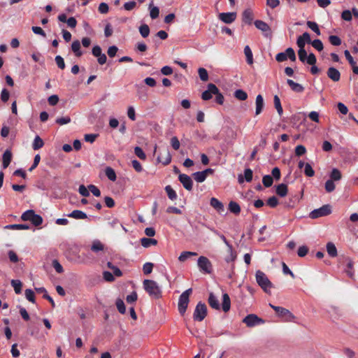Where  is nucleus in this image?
Segmentation results:
<instances>
[{"mask_svg":"<svg viewBox=\"0 0 358 358\" xmlns=\"http://www.w3.org/2000/svg\"><path fill=\"white\" fill-rule=\"evenodd\" d=\"M306 43H307V42H306L301 36L297 38L296 44L299 48L298 50L299 59L302 63L306 62L308 64H315L317 62L316 57L313 53H310L308 55H307V52L305 50Z\"/></svg>","mask_w":358,"mask_h":358,"instance_id":"f257e3e1","label":"nucleus"},{"mask_svg":"<svg viewBox=\"0 0 358 358\" xmlns=\"http://www.w3.org/2000/svg\"><path fill=\"white\" fill-rule=\"evenodd\" d=\"M306 43H307V42H306L301 36L297 38L296 44L299 48L298 50L299 59L302 63L306 62L308 64H315L317 62L316 57L313 53H310L308 55H307V52L305 50Z\"/></svg>","mask_w":358,"mask_h":358,"instance_id":"f03ea898","label":"nucleus"},{"mask_svg":"<svg viewBox=\"0 0 358 358\" xmlns=\"http://www.w3.org/2000/svg\"><path fill=\"white\" fill-rule=\"evenodd\" d=\"M143 288L150 296L154 299H159L162 296V291L158 284L152 280H144L143 282Z\"/></svg>","mask_w":358,"mask_h":358,"instance_id":"7ed1b4c3","label":"nucleus"},{"mask_svg":"<svg viewBox=\"0 0 358 358\" xmlns=\"http://www.w3.org/2000/svg\"><path fill=\"white\" fill-rule=\"evenodd\" d=\"M255 277L257 284L266 293H268L272 287V283L266 274L259 270L256 272Z\"/></svg>","mask_w":358,"mask_h":358,"instance_id":"20e7f679","label":"nucleus"},{"mask_svg":"<svg viewBox=\"0 0 358 358\" xmlns=\"http://www.w3.org/2000/svg\"><path fill=\"white\" fill-rule=\"evenodd\" d=\"M192 292V288L187 289L181 294L178 300V311L181 315H184L188 306L189 301V297Z\"/></svg>","mask_w":358,"mask_h":358,"instance_id":"39448f33","label":"nucleus"},{"mask_svg":"<svg viewBox=\"0 0 358 358\" xmlns=\"http://www.w3.org/2000/svg\"><path fill=\"white\" fill-rule=\"evenodd\" d=\"M207 315V307L205 303L199 302L196 306L193 314V318L195 321L201 322Z\"/></svg>","mask_w":358,"mask_h":358,"instance_id":"423d86ee","label":"nucleus"},{"mask_svg":"<svg viewBox=\"0 0 358 358\" xmlns=\"http://www.w3.org/2000/svg\"><path fill=\"white\" fill-rule=\"evenodd\" d=\"M269 306L275 311L278 316L285 317V322H291L295 318V316L285 308L276 306L271 303H269Z\"/></svg>","mask_w":358,"mask_h":358,"instance_id":"0eeeda50","label":"nucleus"},{"mask_svg":"<svg viewBox=\"0 0 358 358\" xmlns=\"http://www.w3.org/2000/svg\"><path fill=\"white\" fill-rule=\"evenodd\" d=\"M243 322L248 327H253L264 324L265 321L255 314H249L243 318Z\"/></svg>","mask_w":358,"mask_h":358,"instance_id":"6e6552de","label":"nucleus"},{"mask_svg":"<svg viewBox=\"0 0 358 358\" xmlns=\"http://www.w3.org/2000/svg\"><path fill=\"white\" fill-rule=\"evenodd\" d=\"M331 213V208L329 205H324L322 207L315 209L310 213V217L317 219L329 215Z\"/></svg>","mask_w":358,"mask_h":358,"instance_id":"1a4fd4ad","label":"nucleus"},{"mask_svg":"<svg viewBox=\"0 0 358 358\" xmlns=\"http://www.w3.org/2000/svg\"><path fill=\"white\" fill-rule=\"evenodd\" d=\"M197 264L201 272L205 273H210L212 272V264L207 257L203 256L199 257Z\"/></svg>","mask_w":358,"mask_h":358,"instance_id":"9d476101","label":"nucleus"},{"mask_svg":"<svg viewBox=\"0 0 358 358\" xmlns=\"http://www.w3.org/2000/svg\"><path fill=\"white\" fill-rule=\"evenodd\" d=\"M217 93V87L213 83H209L207 86V90L202 93L201 98L205 101L210 100L213 97V95Z\"/></svg>","mask_w":358,"mask_h":358,"instance_id":"9b49d317","label":"nucleus"},{"mask_svg":"<svg viewBox=\"0 0 358 358\" xmlns=\"http://www.w3.org/2000/svg\"><path fill=\"white\" fill-rule=\"evenodd\" d=\"M236 13L229 12V13H220L218 15V19L226 24H231L236 20Z\"/></svg>","mask_w":358,"mask_h":358,"instance_id":"f8f14e48","label":"nucleus"},{"mask_svg":"<svg viewBox=\"0 0 358 358\" xmlns=\"http://www.w3.org/2000/svg\"><path fill=\"white\" fill-rule=\"evenodd\" d=\"M178 180L182 184L185 189L188 191L192 189L193 181L190 176L185 173H180L179 174Z\"/></svg>","mask_w":358,"mask_h":358,"instance_id":"ddd939ff","label":"nucleus"},{"mask_svg":"<svg viewBox=\"0 0 358 358\" xmlns=\"http://www.w3.org/2000/svg\"><path fill=\"white\" fill-rule=\"evenodd\" d=\"M210 205L220 214L224 212V206L223 203L215 197H212L210 199Z\"/></svg>","mask_w":358,"mask_h":358,"instance_id":"4468645a","label":"nucleus"},{"mask_svg":"<svg viewBox=\"0 0 358 358\" xmlns=\"http://www.w3.org/2000/svg\"><path fill=\"white\" fill-rule=\"evenodd\" d=\"M327 75L334 82H338L341 78V73L334 67H329L327 71Z\"/></svg>","mask_w":358,"mask_h":358,"instance_id":"2eb2a0df","label":"nucleus"},{"mask_svg":"<svg viewBox=\"0 0 358 358\" xmlns=\"http://www.w3.org/2000/svg\"><path fill=\"white\" fill-rule=\"evenodd\" d=\"M253 172L250 169H245L244 171V176L240 174L238 176V181L240 184L243 183L244 180L250 182L252 180Z\"/></svg>","mask_w":358,"mask_h":358,"instance_id":"dca6fc26","label":"nucleus"},{"mask_svg":"<svg viewBox=\"0 0 358 358\" xmlns=\"http://www.w3.org/2000/svg\"><path fill=\"white\" fill-rule=\"evenodd\" d=\"M255 105H256V110H255V115H259L264 106V101L263 96L261 94H258L256 97L255 101Z\"/></svg>","mask_w":358,"mask_h":358,"instance_id":"f3484780","label":"nucleus"},{"mask_svg":"<svg viewBox=\"0 0 358 358\" xmlns=\"http://www.w3.org/2000/svg\"><path fill=\"white\" fill-rule=\"evenodd\" d=\"M344 262L346 263V268L345 269V273L349 277H352L354 275L353 272V262L348 257H344Z\"/></svg>","mask_w":358,"mask_h":358,"instance_id":"a211bd4d","label":"nucleus"},{"mask_svg":"<svg viewBox=\"0 0 358 358\" xmlns=\"http://www.w3.org/2000/svg\"><path fill=\"white\" fill-rule=\"evenodd\" d=\"M287 83L290 87L292 90L295 92L300 93V92H303V90H304V87L301 84L295 83L294 81H293L291 79H287Z\"/></svg>","mask_w":358,"mask_h":358,"instance_id":"6ab92c4d","label":"nucleus"},{"mask_svg":"<svg viewBox=\"0 0 358 358\" xmlns=\"http://www.w3.org/2000/svg\"><path fill=\"white\" fill-rule=\"evenodd\" d=\"M208 301L210 306L212 308H214L215 310L220 309L219 301H218L217 298L214 295L213 293H212V292L210 293Z\"/></svg>","mask_w":358,"mask_h":358,"instance_id":"aec40b11","label":"nucleus"},{"mask_svg":"<svg viewBox=\"0 0 358 358\" xmlns=\"http://www.w3.org/2000/svg\"><path fill=\"white\" fill-rule=\"evenodd\" d=\"M3 163L2 166L3 169H6L12 159V153L9 150H6L4 153L3 154Z\"/></svg>","mask_w":358,"mask_h":358,"instance_id":"412c9836","label":"nucleus"},{"mask_svg":"<svg viewBox=\"0 0 358 358\" xmlns=\"http://www.w3.org/2000/svg\"><path fill=\"white\" fill-rule=\"evenodd\" d=\"M254 24L258 29L261 30L263 32H268L271 31V28L268 25V24L262 20H255Z\"/></svg>","mask_w":358,"mask_h":358,"instance_id":"4be33fe9","label":"nucleus"},{"mask_svg":"<svg viewBox=\"0 0 358 358\" xmlns=\"http://www.w3.org/2000/svg\"><path fill=\"white\" fill-rule=\"evenodd\" d=\"M71 50L78 57H81L83 54L80 50V42L78 40H76L71 43Z\"/></svg>","mask_w":358,"mask_h":358,"instance_id":"5701e85b","label":"nucleus"},{"mask_svg":"<svg viewBox=\"0 0 358 358\" xmlns=\"http://www.w3.org/2000/svg\"><path fill=\"white\" fill-rule=\"evenodd\" d=\"M231 307V301L229 295L224 293L222 295V308L224 312L227 313Z\"/></svg>","mask_w":358,"mask_h":358,"instance_id":"b1692460","label":"nucleus"},{"mask_svg":"<svg viewBox=\"0 0 358 358\" xmlns=\"http://www.w3.org/2000/svg\"><path fill=\"white\" fill-rule=\"evenodd\" d=\"M69 217H73L77 220L86 219L87 217V214L79 210H74L68 215Z\"/></svg>","mask_w":358,"mask_h":358,"instance_id":"393cba45","label":"nucleus"},{"mask_svg":"<svg viewBox=\"0 0 358 358\" xmlns=\"http://www.w3.org/2000/svg\"><path fill=\"white\" fill-rule=\"evenodd\" d=\"M36 291L38 293H43V298L49 301L52 305V306L54 308L55 306V303L52 298L48 294V292L45 287H38L35 288Z\"/></svg>","mask_w":358,"mask_h":358,"instance_id":"a878e982","label":"nucleus"},{"mask_svg":"<svg viewBox=\"0 0 358 358\" xmlns=\"http://www.w3.org/2000/svg\"><path fill=\"white\" fill-rule=\"evenodd\" d=\"M287 186L284 183H281L276 186V194L280 197H284L287 194Z\"/></svg>","mask_w":358,"mask_h":358,"instance_id":"bb28decb","label":"nucleus"},{"mask_svg":"<svg viewBox=\"0 0 358 358\" xmlns=\"http://www.w3.org/2000/svg\"><path fill=\"white\" fill-rule=\"evenodd\" d=\"M252 20H253L252 12L249 9L245 10L243 13V20L245 23L250 24L252 23Z\"/></svg>","mask_w":358,"mask_h":358,"instance_id":"cd10ccee","label":"nucleus"},{"mask_svg":"<svg viewBox=\"0 0 358 358\" xmlns=\"http://www.w3.org/2000/svg\"><path fill=\"white\" fill-rule=\"evenodd\" d=\"M141 243L144 248H149L150 245H155L157 244V241L154 238H142L141 239Z\"/></svg>","mask_w":358,"mask_h":358,"instance_id":"c85d7f7f","label":"nucleus"},{"mask_svg":"<svg viewBox=\"0 0 358 358\" xmlns=\"http://www.w3.org/2000/svg\"><path fill=\"white\" fill-rule=\"evenodd\" d=\"M229 210L231 213L238 215L241 212V207L238 203L231 201L229 203Z\"/></svg>","mask_w":358,"mask_h":358,"instance_id":"c756f323","label":"nucleus"},{"mask_svg":"<svg viewBox=\"0 0 358 358\" xmlns=\"http://www.w3.org/2000/svg\"><path fill=\"white\" fill-rule=\"evenodd\" d=\"M327 251L331 257L337 256V249L333 243L329 242L327 244Z\"/></svg>","mask_w":358,"mask_h":358,"instance_id":"7c9ffc66","label":"nucleus"},{"mask_svg":"<svg viewBox=\"0 0 358 358\" xmlns=\"http://www.w3.org/2000/svg\"><path fill=\"white\" fill-rule=\"evenodd\" d=\"M244 54L246 57V61L248 64H253V55L250 48L248 45H246L244 48Z\"/></svg>","mask_w":358,"mask_h":358,"instance_id":"2f4dec72","label":"nucleus"},{"mask_svg":"<svg viewBox=\"0 0 358 358\" xmlns=\"http://www.w3.org/2000/svg\"><path fill=\"white\" fill-rule=\"evenodd\" d=\"M152 6V1L149 5L150 15L152 19L155 20L159 17V9L157 6Z\"/></svg>","mask_w":358,"mask_h":358,"instance_id":"473e14b6","label":"nucleus"},{"mask_svg":"<svg viewBox=\"0 0 358 358\" xmlns=\"http://www.w3.org/2000/svg\"><path fill=\"white\" fill-rule=\"evenodd\" d=\"M228 253H229V255L225 257V261L227 263L234 262L236 260V253L234 250L232 246L228 248Z\"/></svg>","mask_w":358,"mask_h":358,"instance_id":"72a5a7b5","label":"nucleus"},{"mask_svg":"<svg viewBox=\"0 0 358 358\" xmlns=\"http://www.w3.org/2000/svg\"><path fill=\"white\" fill-rule=\"evenodd\" d=\"M165 191L167 194L169 199H171V201H174L177 199V194L176 191L171 187V185L166 186Z\"/></svg>","mask_w":358,"mask_h":358,"instance_id":"f704fd0d","label":"nucleus"},{"mask_svg":"<svg viewBox=\"0 0 358 358\" xmlns=\"http://www.w3.org/2000/svg\"><path fill=\"white\" fill-rule=\"evenodd\" d=\"M105 173L107 178L111 181H115L117 178L116 173L114 169L110 166H107L106 168Z\"/></svg>","mask_w":358,"mask_h":358,"instance_id":"c9c22d12","label":"nucleus"},{"mask_svg":"<svg viewBox=\"0 0 358 358\" xmlns=\"http://www.w3.org/2000/svg\"><path fill=\"white\" fill-rule=\"evenodd\" d=\"M274 106L279 114V115H282L283 113L282 107L281 106L280 98L278 95H275L273 97Z\"/></svg>","mask_w":358,"mask_h":358,"instance_id":"e433bc0d","label":"nucleus"},{"mask_svg":"<svg viewBox=\"0 0 358 358\" xmlns=\"http://www.w3.org/2000/svg\"><path fill=\"white\" fill-rule=\"evenodd\" d=\"M330 179L333 181L340 180L342 178L341 171L338 169H333L330 173Z\"/></svg>","mask_w":358,"mask_h":358,"instance_id":"4c0bfd02","label":"nucleus"},{"mask_svg":"<svg viewBox=\"0 0 358 358\" xmlns=\"http://www.w3.org/2000/svg\"><path fill=\"white\" fill-rule=\"evenodd\" d=\"M11 285L14 288L15 292L17 294L21 293L22 284L19 280H12L10 282Z\"/></svg>","mask_w":358,"mask_h":358,"instance_id":"58836bf2","label":"nucleus"},{"mask_svg":"<svg viewBox=\"0 0 358 358\" xmlns=\"http://www.w3.org/2000/svg\"><path fill=\"white\" fill-rule=\"evenodd\" d=\"M104 248V245L98 240L94 241L91 246V250L94 252L102 251Z\"/></svg>","mask_w":358,"mask_h":358,"instance_id":"ea45409f","label":"nucleus"},{"mask_svg":"<svg viewBox=\"0 0 358 358\" xmlns=\"http://www.w3.org/2000/svg\"><path fill=\"white\" fill-rule=\"evenodd\" d=\"M44 145V143L43 140L38 136H36L34 140V142L32 143V148L34 150H38L41 148Z\"/></svg>","mask_w":358,"mask_h":358,"instance_id":"a19ab883","label":"nucleus"},{"mask_svg":"<svg viewBox=\"0 0 358 358\" xmlns=\"http://www.w3.org/2000/svg\"><path fill=\"white\" fill-rule=\"evenodd\" d=\"M5 228L10 229L22 230V229H29L30 227L27 224H14L6 225L5 227Z\"/></svg>","mask_w":358,"mask_h":358,"instance_id":"79ce46f5","label":"nucleus"},{"mask_svg":"<svg viewBox=\"0 0 358 358\" xmlns=\"http://www.w3.org/2000/svg\"><path fill=\"white\" fill-rule=\"evenodd\" d=\"M139 32L143 38H146L150 34V28L148 24H143L139 27Z\"/></svg>","mask_w":358,"mask_h":358,"instance_id":"37998d69","label":"nucleus"},{"mask_svg":"<svg viewBox=\"0 0 358 358\" xmlns=\"http://www.w3.org/2000/svg\"><path fill=\"white\" fill-rule=\"evenodd\" d=\"M197 253L195 252L185 251L182 252L178 257L180 262H185L187 258L192 256H196Z\"/></svg>","mask_w":358,"mask_h":358,"instance_id":"c03bdc74","label":"nucleus"},{"mask_svg":"<svg viewBox=\"0 0 358 358\" xmlns=\"http://www.w3.org/2000/svg\"><path fill=\"white\" fill-rule=\"evenodd\" d=\"M234 96L238 100L245 101L248 98V94L243 90H236L234 92Z\"/></svg>","mask_w":358,"mask_h":358,"instance_id":"a18cd8bd","label":"nucleus"},{"mask_svg":"<svg viewBox=\"0 0 358 358\" xmlns=\"http://www.w3.org/2000/svg\"><path fill=\"white\" fill-rule=\"evenodd\" d=\"M192 176L197 182H203L207 178L202 171L195 172Z\"/></svg>","mask_w":358,"mask_h":358,"instance_id":"49530a36","label":"nucleus"},{"mask_svg":"<svg viewBox=\"0 0 358 358\" xmlns=\"http://www.w3.org/2000/svg\"><path fill=\"white\" fill-rule=\"evenodd\" d=\"M284 53H285V55H287V59L289 58L292 62L296 61V54L292 48H287L284 52Z\"/></svg>","mask_w":358,"mask_h":358,"instance_id":"de8ad7c7","label":"nucleus"},{"mask_svg":"<svg viewBox=\"0 0 358 358\" xmlns=\"http://www.w3.org/2000/svg\"><path fill=\"white\" fill-rule=\"evenodd\" d=\"M307 26L313 30L317 36H320L321 34L320 30L319 29V27L317 24L315 22L312 21H308L307 22Z\"/></svg>","mask_w":358,"mask_h":358,"instance_id":"09e8293b","label":"nucleus"},{"mask_svg":"<svg viewBox=\"0 0 358 358\" xmlns=\"http://www.w3.org/2000/svg\"><path fill=\"white\" fill-rule=\"evenodd\" d=\"M115 304H116V306H117V308L118 311L121 314H124L125 312H126V307H125L124 301L122 299H117L116 300Z\"/></svg>","mask_w":358,"mask_h":358,"instance_id":"8fccbe9b","label":"nucleus"},{"mask_svg":"<svg viewBox=\"0 0 358 358\" xmlns=\"http://www.w3.org/2000/svg\"><path fill=\"white\" fill-rule=\"evenodd\" d=\"M34 211L33 210H27L24 212L21 216V219L24 221H30L31 220L32 215L34 214Z\"/></svg>","mask_w":358,"mask_h":358,"instance_id":"3c124183","label":"nucleus"},{"mask_svg":"<svg viewBox=\"0 0 358 358\" xmlns=\"http://www.w3.org/2000/svg\"><path fill=\"white\" fill-rule=\"evenodd\" d=\"M31 222L36 227L39 226L43 222V218L41 215L34 213V215H32Z\"/></svg>","mask_w":358,"mask_h":358,"instance_id":"603ef678","label":"nucleus"},{"mask_svg":"<svg viewBox=\"0 0 358 358\" xmlns=\"http://www.w3.org/2000/svg\"><path fill=\"white\" fill-rule=\"evenodd\" d=\"M198 73L199 78L202 81H207L208 80V73L206 69L199 68Z\"/></svg>","mask_w":358,"mask_h":358,"instance_id":"864d4df0","label":"nucleus"},{"mask_svg":"<svg viewBox=\"0 0 358 358\" xmlns=\"http://www.w3.org/2000/svg\"><path fill=\"white\" fill-rule=\"evenodd\" d=\"M24 294H25L26 299L29 301H30V302H31L33 303H35V294H34V292L33 290H31V289H27L25 290V293Z\"/></svg>","mask_w":358,"mask_h":358,"instance_id":"5fc2aeb1","label":"nucleus"},{"mask_svg":"<svg viewBox=\"0 0 358 358\" xmlns=\"http://www.w3.org/2000/svg\"><path fill=\"white\" fill-rule=\"evenodd\" d=\"M262 182L266 187H271L273 182V177L269 175L264 176L262 178Z\"/></svg>","mask_w":358,"mask_h":358,"instance_id":"6e6d98bb","label":"nucleus"},{"mask_svg":"<svg viewBox=\"0 0 358 358\" xmlns=\"http://www.w3.org/2000/svg\"><path fill=\"white\" fill-rule=\"evenodd\" d=\"M310 44L318 51H322L324 48L323 43L320 39H315L312 41Z\"/></svg>","mask_w":358,"mask_h":358,"instance_id":"4d7b16f0","label":"nucleus"},{"mask_svg":"<svg viewBox=\"0 0 358 358\" xmlns=\"http://www.w3.org/2000/svg\"><path fill=\"white\" fill-rule=\"evenodd\" d=\"M210 231H212L215 234L218 236L224 243V244L227 246V248L231 247L232 245L229 243V242L227 240L226 237L220 234L217 230L213 229V228H209Z\"/></svg>","mask_w":358,"mask_h":358,"instance_id":"13d9d810","label":"nucleus"},{"mask_svg":"<svg viewBox=\"0 0 358 358\" xmlns=\"http://www.w3.org/2000/svg\"><path fill=\"white\" fill-rule=\"evenodd\" d=\"M69 258L71 261H73V262H74L75 263H77V264L85 263V258L81 257L79 255H77L76 253H75V254L73 253L72 255V257H69Z\"/></svg>","mask_w":358,"mask_h":358,"instance_id":"bf43d9fd","label":"nucleus"},{"mask_svg":"<svg viewBox=\"0 0 358 358\" xmlns=\"http://www.w3.org/2000/svg\"><path fill=\"white\" fill-rule=\"evenodd\" d=\"M330 43L334 46H338L341 44V38L335 35H331L329 37Z\"/></svg>","mask_w":358,"mask_h":358,"instance_id":"052dcab7","label":"nucleus"},{"mask_svg":"<svg viewBox=\"0 0 358 358\" xmlns=\"http://www.w3.org/2000/svg\"><path fill=\"white\" fill-rule=\"evenodd\" d=\"M304 173L308 177H312L315 175V171L313 169L311 165L306 163L304 167Z\"/></svg>","mask_w":358,"mask_h":358,"instance_id":"680f3d73","label":"nucleus"},{"mask_svg":"<svg viewBox=\"0 0 358 358\" xmlns=\"http://www.w3.org/2000/svg\"><path fill=\"white\" fill-rule=\"evenodd\" d=\"M135 155L141 159L145 160L146 159V155L145 154L143 149L140 147H136L134 148Z\"/></svg>","mask_w":358,"mask_h":358,"instance_id":"e2e57ef3","label":"nucleus"},{"mask_svg":"<svg viewBox=\"0 0 358 358\" xmlns=\"http://www.w3.org/2000/svg\"><path fill=\"white\" fill-rule=\"evenodd\" d=\"M334 182L332 180L329 179L325 182V189L327 192H332L335 189L336 186Z\"/></svg>","mask_w":358,"mask_h":358,"instance_id":"0e129e2a","label":"nucleus"},{"mask_svg":"<svg viewBox=\"0 0 358 358\" xmlns=\"http://www.w3.org/2000/svg\"><path fill=\"white\" fill-rule=\"evenodd\" d=\"M153 266H154L153 264L150 263V262H147V263L144 264V265L143 266V273L145 275H148V274L151 273L152 271Z\"/></svg>","mask_w":358,"mask_h":358,"instance_id":"69168bd1","label":"nucleus"},{"mask_svg":"<svg viewBox=\"0 0 358 358\" xmlns=\"http://www.w3.org/2000/svg\"><path fill=\"white\" fill-rule=\"evenodd\" d=\"M99 134H88L85 135V141L86 142H89L90 143H92L95 141L96 138L98 137Z\"/></svg>","mask_w":358,"mask_h":358,"instance_id":"338daca9","label":"nucleus"},{"mask_svg":"<svg viewBox=\"0 0 358 358\" xmlns=\"http://www.w3.org/2000/svg\"><path fill=\"white\" fill-rule=\"evenodd\" d=\"M306 152V148L302 145H299L295 148V155L298 157L302 156Z\"/></svg>","mask_w":358,"mask_h":358,"instance_id":"774afa93","label":"nucleus"}]
</instances>
